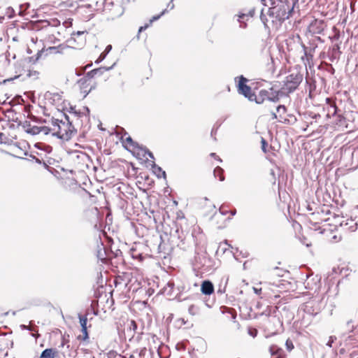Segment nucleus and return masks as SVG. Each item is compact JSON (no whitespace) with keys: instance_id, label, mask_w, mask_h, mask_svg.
I'll use <instances>...</instances> for the list:
<instances>
[{"instance_id":"13d9d810","label":"nucleus","mask_w":358,"mask_h":358,"mask_svg":"<svg viewBox=\"0 0 358 358\" xmlns=\"http://www.w3.org/2000/svg\"><path fill=\"white\" fill-rule=\"evenodd\" d=\"M168 8H169L171 10H172L173 8H174V4L172 3V1H171V2L168 4L167 6Z\"/></svg>"},{"instance_id":"774afa93","label":"nucleus","mask_w":358,"mask_h":358,"mask_svg":"<svg viewBox=\"0 0 358 358\" xmlns=\"http://www.w3.org/2000/svg\"><path fill=\"white\" fill-rule=\"evenodd\" d=\"M353 329H354V327L352 326V328H351V329H350V331H353Z\"/></svg>"},{"instance_id":"69168bd1","label":"nucleus","mask_w":358,"mask_h":358,"mask_svg":"<svg viewBox=\"0 0 358 358\" xmlns=\"http://www.w3.org/2000/svg\"><path fill=\"white\" fill-rule=\"evenodd\" d=\"M217 292L222 294L223 292H224V289H219Z\"/></svg>"},{"instance_id":"09e8293b","label":"nucleus","mask_w":358,"mask_h":358,"mask_svg":"<svg viewBox=\"0 0 358 358\" xmlns=\"http://www.w3.org/2000/svg\"><path fill=\"white\" fill-rule=\"evenodd\" d=\"M347 224H346V218L341 222H339V226L342 227H345L346 229V227H347Z\"/></svg>"},{"instance_id":"20e7f679","label":"nucleus","mask_w":358,"mask_h":358,"mask_svg":"<svg viewBox=\"0 0 358 358\" xmlns=\"http://www.w3.org/2000/svg\"><path fill=\"white\" fill-rule=\"evenodd\" d=\"M302 80L303 74L296 69L292 70L290 71L289 74L286 76L281 89L284 90L286 94L292 93L298 88Z\"/></svg>"},{"instance_id":"4468645a","label":"nucleus","mask_w":358,"mask_h":358,"mask_svg":"<svg viewBox=\"0 0 358 358\" xmlns=\"http://www.w3.org/2000/svg\"><path fill=\"white\" fill-rule=\"evenodd\" d=\"M96 257L103 262H105L108 259L112 258L110 253L107 251L102 243L97 245Z\"/></svg>"},{"instance_id":"f03ea898","label":"nucleus","mask_w":358,"mask_h":358,"mask_svg":"<svg viewBox=\"0 0 358 358\" xmlns=\"http://www.w3.org/2000/svg\"><path fill=\"white\" fill-rule=\"evenodd\" d=\"M64 120H59L57 118H52V127L50 128L51 134L52 136L62 141L70 140L77 132L74 126L72 124V122L70 120L69 117L63 114Z\"/></svg>"},{"instance_id":"bf43d9fd","label":"nucleus","mask_w":358,"mask_h":358,"mask_svg":"<svg viewBox=\"0 0 358 358\" xmlns=\"http://www.w3.org/2000/svg\"><path fill=\"white\" fill-rule=\"evenodd\" d=\"M271 115H272V119L273 120H275V119L278 118V115H277L276 113L272 112L271 113Z\"/></svg>"},{"instance_id":"473e14b6","label":"nucleus","mask_w":358,"mask_h":358,"mask_svg":"<svg viewBox=\"0 0 358 358\" xmlns=\"http://www.w3.org/2000/svg\"><path fill=\"white\" fill-rule=\"evenodd\" d=\"M148 350L146 348H143L139 350H136L134 351V353H136L139 358H143L147 353Z\"/></svg>"},{"instance_id":"423d86ee","label":"nucleus","mask_w":358,"mask_h":358,"mask_svg":"<svg viewBox=\"0 0 358 358\" xmlns=\"http://www.w3.org/2000/svg\"><path fill=\"white\" fill-rule=\"evenodd\" d=\"M237 80L236 87L238 94L243 95L249 101H252V99H255V94L252 92L251 87L247 85L249 80L241 75L235 78V81Z\"/></svg>"},{"instance_id":"338daca9","label":"nucleus","mask_w":358,"mask_h":358,"mask_svg":"<svg viewBox=\"0 0 358 358\" xmlns=\"http://www.w3.org/2000/svg\"><path fill=\"white\" fill-rule=\"evenodd\" d=\"M350 323H351V320H350V321H348V322H347V325H348V326H349V325L350 324Z\"/></svg>"},{"instance_id":"de8ad7c7","label":"nucleus","mask_w":358,"mask_h":358,"mask_svg":"<svg viewBox=\"0 0 358 358\" xmlns=\"http://www.w3.org/2000/svg\"><path fill=\"white\" fill-rule=\"evenodd\" d=\"M112 50V45H108L105 49V50L103 52V53L105 54V55H107L110 51Z\"/></svg>"},{"instance_id":"a878e982","label":"nucleus","mask_w":358,"mask_h":358,"mask_svg":"<svg viewBox=\"0 0 358 358\" xmlns=\"http://www.w3.org/2000/svg\"><path fill=\"white\" fill-rule=\"evenodd\" d=\"M152 168L153 169V172L157 175L158 178H166V172L163 171L162 169L157 166L155 162H153Z\"/></svg>"},{"instance_id":"393cba45","label":"nucleus","mask_w":358,"mask_h":358,"mask_svg":"<svg viewBox=\"0 0 358 358\" xmlns=\"http://www.w3.org/2000/svg\"><path fill=\"white\" fill-rule=\"evenodd\" d=\"M346 229L350 231H355L357 229V222L352 218H346Z\"/></svg>"},{"instance_id":"9b49d317","label":"nucleus","mask_w":358,"mask_h":358,"mask_svg":"<svg viewBox=\"0 0 358 358\" xmlns=\"http://www.w3.org/2000/svg\"><path fill=\"white\" fill-rule=\"evenodd\" d=\"M116 134L117 136H120V139L122 141H125L127 143L129 144L134 149H138L141 145L133 141L131 137L128 135L127 131L122 127L117 129Z\"/></svg>"},{"instance_id":"2f4dec72","label":"nucleus","mask_w":358,"mask_h":358,"mask_svg":"<svg viewBox=\"0 0 358 358\" xmlns=\"http://www.w3.org/2000/svg\"><path fill=\"white\" fill-rule=\"evenodd\" d=\"M76 157L83 161V162H86L89 159V156L86 153L83 152L77 153Z\"/></svg>"},{"instance_id":"4be33fe9","label":"nucleus","mask_w":358,"mask_h":358,"mask_svg":"<svg viewBox=\"0 0 358 358\" xmlns=\"http://www.w3.org/2000/svg\"><path fill=\"white\" fill-rule=\"evenodd\" d=\"M268 98V91L266 90H262L259 92L258 95L255 94V99H252V101H255L257 104L262 103L265 99Z\"/></svg>"},{"instance_id":"79ce46f5","label":"nucleus","mask_w":358,"mask_h":358,"mask_svg":"<svg viewBox=\"0 0 358 358\" xmlns=\"http://www.w3.org/2000/svg\"><path fill=\"white\" fill-rule=\"evenodd\" d=\"M6 140L7 137L6 136V135L3 133L0 132V144L6 143Z\"/></svg>"},{"instance_id":"f8f14e48","label":"nucleus","mask_w":358,"mask_h":358,"mask_svg":"<svg viewBox=\"0 0 358 358\" xmlns=\"http://www.w3.org/2000/svg\"><path fill=\"white\" fill-rule=\"evenodd\" d=\"M90 79L91 78H89L88 77H87V75H86L85 77L80 78L78 81V84L80 90V92H81V94H83V97H86L87 95L94 88L93 87H88L89 85H90L88 82Z\"/></svg>"},{"instance_id":"c9c22d12","label":"nucleus","mask_w":358,"mask_h":358,"mask_svg":"<svg viewBox=\"0 0 358 358\" xmlns=\"http://www.w3.org/2000/svg\"><path fill=\"white\" fill-rule=\"evenodd\" d=\"M48 22L50 24V27H57L60 24V21L57 19H51L48 20Z\"/></svg>"},{"instance_id":"58836bf2","label":"nucleus","mask_w":358,"mask_h":358,"mask_svg":"<svg viewBox=\"0 0 358 358\" xmlns=\"http://www.w3.org/2000/svg\"><path fill=\"white\" fill-rule=\"evenodd\" d=\"M336 340V337L334 336H329V341H327V343H326V345L329 347V348H331L332 347V344Z\"/></svg>"},{"instance_id":"b1692460","label":"nucleus","mask_w":358,"mask_h":358,"mask_svg":"<svg viewBox=\"0 0 358 358\" xmlns=\"http://www.w3.org/2000/svg\"><path fill=\"white\" fill-rule=\"evenodd\" d=\"M286 93L280 89V90L275 92L274 94L272 96L270 95V93L268 92V98L267 99L268 101L276 103L280 100V97L285 95Z\"/></svg>"},{"instance_id":"dca6fc26","label":"nucleus","mask_w":358,"mask_h":358,"mask_svg":"<svg viewBox=\"0 0 358 358\" xmlns=\"http://www.w3.org/2000/svg\"><path fill=\"white\" fill-rule=\"evenodd\" d=\"M115 65V63H114L112 66L109 67L101 66L97 69H94L87 73V77H88L89 78H92L96 76L102 75L104 72L111 70Z\"/></svg>"},{"instance_id":"052dcab7","label":"nucleus","mask_w":358,"mask_h":358,"mask_svg":"<svg viewBox=\"0 0 358 358\" xmlns=\"http://www.w3.org/2000/svg\"><path fill=\"white\" fill-rule=\"evenodd\" d=\"M219 210H220V213H221L222 215H227V213H228V211H227V210H225V211L222 210V208H221L219 209Z\"/></svg>"},{"instance_id":"4c0bfd02","label":"nucleus","mask_w":358,"mask_h":358,"mask_svg":"<svg viewBox=\"0 0 358 358\" xmlns=\"http://www.w3.org/2000/svg\"><path fill=\"white\" fill-rule=\"evenodd\" d=\"M334 219L335 224L336 225H337V224L339 225V222L343 220H344V217L340 216L339 215L334 214Z\"/></svg>"},{"instance_id":"2eb2a0df","label":"nucleus","mask_w":358,"mask_h":358,"mask_svg":"<svg viewBox=\"0 0 358 358\" xmlns=\"http://www.w3.org/2000/svg\"><path fill=\"white\" fill-rule=\"evenodd\" d=\"M43 132L45 135H48L50 134L51 129L50 127L46 126L43 127H38L32 125L31 128H28L27 134H31V135H36L39 134L40 133Z\"/></svg>"},{"instance_id":"864d4df0","label":"nucleus","mask_w":358,"mask_h":358,"mask_svg":"<svg viewBox=\"0 0 358 358\" xmlns=\"http://www.w3.org/2000/svg\"><path fill=\"white\" fill-rule=\"evenodd\" d=\"M70 112L73 113L76 116H80V112L78 113L77 111H76L75 108L73 107H71V111Z\"/></svg>"},{"instance_id":"a18cd8bd","label":"nucleus","mask_w":358,"mask_h":358,"mask_svg":"<svg viewBox=\"0 0 358 358\" xmlns=\"http://www.w3.org/2000/svg\"><path fill=\"white\" fill-rule=\"evenodd\" d=\"M261 143H262V150H263L264 152H266V146H267V145H268V144H267V142H266V141L264 138H262V141H261Z\"/></svg>"},{"instance_id":"0e129e2a","label":"nucleus","mask_w":358,"mask_h":358,"mask_svg":"<svg viewBox=\"0 0 358 358\" xmlns=\"http://www.w3.org/2000/svg\"><path fill=\"white\" fill-rule=\"evenodd\" d=\"M136 354L134 352L133 354H131V355L129 356V358H136Z\"/></svg>"},{"instance_id":"4d7b16f0","label":"nucleus","mask_w":358,"mask_h":358,"mask_svg":"<svg viewBox=\"0 0 358 358\" xmlns=\"http://www.w3.org/2000/svg\"><path fill=\"white\" fill-rule=\"evenodd\" d=\"M210 156H211V157H214V158H215V157H217V158H218V161H219V162H222V159H221L218 156H217L215 153L212 152V153L210 154Z\"/></svg>"},{"instance_id":"cd10ccee","label":"nucleus","mask_w":358,"mask_h":358,"mask_svg":"<svg viewBox=\"0 0 358 358\" xmlns=\"http://www.w3.org/2000/svg\"><path fill=\"white\" fill-rule=\"evenodd\" d=\"M213 173H214L215 177H219V180L220 181H224V176L223 175L224 170L220 166H217L214 169Z\"/></svg>"},{"instance_id":"6e6552de","label":"nucleus","mask_w":358,"mask_h":358,"mask_svg":"<svg viewBox=\"0 0 358 358\" xmlns=\"http://www.w3.org/2000/svg\"><path fill=\"white\" fill-rule=\"evenodd\" d=\"M327 106V117L330 118L331 117L337 116V120L340 124L343 123V120H345V117L342 114H338V109L336 105V103L334 102L330 98H327L326 99Z\"/></svg>"},{"instance_id":"c03bdc74","label":"nucleus","mask_w":358,"mask_h":358,"mask_svg":"<svg viewBox=\"0 0 358 358\" xmlns=\"http://www.w3.org/2000/svg\"><path fill=\"white\" fill-rule=\"evenodd\" d=\"M81 331H82V333H83V340H84V341L87 340L89 338L88 332H87V329H81Z\"/></svg>"},{"instance_id":"39448f33","label":"nucleus","mask_w":358,"mask_h":358,"mask_svg":"<svg viewBox=\"0 0 358 358\" xmlns=\"http://www.w3.org/2000/svg\"><path fill=\"white\" fill-rule=\"evenodd\" d=\"M143 327L138 329L134 320H129L126 324L124 329V337L128 338L129 342H138L141 339Z\"/></svg>"},{"instance_id":"49530a36","label":"nucleus","mask_w":358,"mask_h":358,"mask_svg":"<svg viewBox=\"0 0 358 358\" xmlns=\"http://www.w3.org/2000/svg\"><path fill=\"white\" fill-rule=\"evenodd\" d=\"M150 25L148 24H145L144 26H141L138 29V34L141 33L142 31H145L146 29H148Z\"/></svg>"},{"instance_id":"a19ab883","label":"nucleus","mask_w":358,"mask_h":358,"mask_svg":"<svg viewBox=\"0 0 358 358\" xmlns=\"http://www.w3.org/2000/svg\"><path fill=\"white\" fill-rule=\"evenodd\" d=\"M257 332L258 331L256 329H248V334L253 338H255L257 336Z\"/></svg>"},{"instance_id":"0eeeda50","label":"nucleus","mask_w":358,"mask_h":358,"mask_svg":"<svg viewBox=\"0 0 358 358\" xmlns=\"http://www.w3.org/2000/svg\"><path fill=\"white\" fill-rule=\"evenodd\" d=\"M175 233L180 241L178 246L184 250L189 248L190 241L194 239V233H192L191 235H189L187 232L185 234V231L178 227L176 229Z\"/></svg>"},{"instance_id":"7c9ffc66","label":"nucleus","mask_w":358,"mask_h":358,"mask_svg":"<svg viewBox=\"0 0 358 358\" xmlns=\"http://www.w3.org/2000/svg\"><path fill=\"white\" fill-rule=\"evenodd\" d=\"M276 111L279 114V117L280 118L284 119L285 120H286V118H284L282 117V115H284L287 112V108H286V107L284 105H279L276 108Z\"/></svg>"},{"instance_id":"9d476101","label":"nucleus","mask_w":358,"mask_h":358,"mask_svg":"<svg viewBox=\"0 0 358 358\" xmlns=\"http://www.w3.org/2000/svg\"><path fill=\"white\" fill-rule=\"evenodd\" d=\"M256 13V9L255 7L250 8L249 10H245L243 12H240L237 16V21L240 23V27L242 29H245L247 27V23L245 20H248L249 17H252L255 16Z\"/></svg>"},{"instance_id":"c756f323","label":"nucleus","mask_w":358,"mask_h":358,"mask_svg":"<svg viewBox=\"0 0 358 358\" xmlns=\"http://www.w3.org/2000/svg\"><path fill=\"white\" fill-rule=\"evenodd\" d=\"M78 318H79V320H80V326H81V329H87V315H82L80 314H78Z\"/></svg>"},{"instance_id":"5fc2aeb1","label":"nucleus","mask_w":358,"mask_h":358,"mask_svg":"<svg viewBox=\"0 0 358 358\" xmlns=\"http://www.w3.org/2000/svg\"><path fill=\"white\" fill-rule=\"evenodd\" d=\"M254 292L257 294H259L262 292V288L253 287Z\"/></svg>"},{"instance_id":"1a4fd4ad","label":"nucleus","mask_w":358,"mask_h":358,"mask_svg":"<svg viewBox=\"0 0 358 358\" xmlns=\"http://www.w3.org/2000/svg\"><path fill=\"white\" fill-rule=\"evenodd\" d=\"M29 30L40 32H48L50 28V24L47 20L31 21L27 24Z\"/></svg>"},{"instance_id":"f3484780","label":"nucleus","mask_w":358,"mask_h":358,"mask_svg":"<svg viewBox=\"0 0 358 358\" xmlns=\"http://www.w3.org/2000/svg\"><path fill=\"white\" fill-rule=\"evenodd\" d=\"M302 48L303 49L304 55L301 57V59L305 65L307 64H310V62L312 61L313 57V52L315 51V47L310 48L308 49L305 45H303Z\"/></svg>"},{"instance_id":"c85d7f7f","label":"nucleus","mask_w":358,"mask_h":358,"mask_svg":"<svg viewBox=\"0 0 358 358\" xmlns=\"http://www.w3.org/2000/svg\"><path fill=\"white\" fill-rule=\"evenodd\" d=\"M304 311L309 315H316L318 313V310L315 311L313 310V306L310 303L305 305Z\"/></svg>"},{"instance_id":"5701e85b","label":"nucleus","mask_w":358,"mask_h":358,"mask_svg":"<svg viewBox=\"0 0 358 358\" xmlns=\"http://www.w3.org/2000/svg\"><path fill=\"white\" fill-rule=\"evenodd\" d=\"M174 288V283L168 282L166 285L161 289L159 293L168 296H172Z\"/></svg>"},{"instance_id":"a211bd4d","label":"nucleus","mask_w":358,"mask_h":358,"mask_svg":"<svg viewBox=\"0 0 358 358\" xmlns=\"http://www.w3.org/2000/svg\"><path fill=\"white\" fill-rule=\"evenodd\" d=\"M39 358H59V352L56 348H46L42 351Z\"/></svg>"},{"instance_id":"6e6d98bb","label":"nucleus","mask_w":358,"mask_h":358,"mask_svg":"<svg viewBox=\"0 0 358 358\" xmlns=\"http://www.w3.org/2000/svg\"><path fill=\"white\" fill-rule=\"evenodd\" d=\"M87 66H86L84 69H82V71L80 72H78L77 70L76 71V73L78 76H80L81 74H83L84 73V71L86 70Z\"/></svg>"},{"instance_id":"bb28decb","label":"nucleus","mask_w":358,"mask_h":358,"mask_svg":"<svg viewBox=\"0 0 358 358\" xmlns=\"http://www.w3.org/2000/svg\"><path fill=\"white\" fill-rule=\"evenodd\" d=\"M138 150L141 152V155L143 157H146L148 156L151 159H154V155L152 152H150L146 147L143 145H141Z\"/></svg>"},{"instance_id":"37998d69","label":"nucleus","mask_w":358,"mask_h":358,"mask_svg":"<svg viewBox=\"0 0 358 358\" xmlns=\"http://www.w3.org/2000/svg\"><path fill=\"white\" fill-rule=\"evenodd\" d=\"M106 55H105L104 53L101 52V55H99V58L95 61V63L99 64V63L101 62L106 58Z\"/></svg>"},{"instance_id":"f257e3e1","label":"nucleus","mask_w":358,"mask_h":358,"mask_svg":"<svg viewBox=\"0 0 358 358\" xmlns=\"http://www.w3.org/2000/svg\"><path fill=\"white\" fill-rule=\"evenodd\" d=\"M270 7L262 8L259 18L265 29H278L293 14L299 0H268Z\"/></svg>"},{"instance_id":"412c9836","label":"nucleus","mask_w":358,"mask_h":358,"mask_svg":"<svg viewBox=\"0 0 358 358\" xmlns=\"http://www.w3.org/2000/svg\"><path fill=\"white\" fill-rule=\"evenodd\" d=\"M269 352L271 358H285L283 356L284 351L281 348H279L276 345H272L269 348Z\"/></svg>"},{"instance_id":"3c124183","label":"nucleus","mask_w":358,"mask_h":358,"mask_svg":"<svg viewBox=\"0 0 358 358\" xmlns=\"http://www.w3.org/2000/svg\"><path fill=\"white\" fill-rule=\"evenodd\" d=\"M130 274H125L124 277L127 279V281L124 283L125 287H127L129 285V282H130L129 280Z\"/></svg>"},{"instance_id":"f704fd0d","label":"nucleus","mask_w":358,"mask_h":358,"mask_svg":"<svg viewBox=\"0 0 358 358\" xmlns=\"http://www.w3.org/2000/svg\"><path fill=\"white\" fill-rule=\"evenodd\" d=\"M199 308L194 305H191L188 308V312L192 315H195L196 314H197Z\"/></svg>"},{"instance_id":"e433bc0d","label":"nucleus","mask_w":358,"mask_h":358,"mask_svg":"<svg viewBox=\"0 0 358 358\" xmlns=\"http://www.w3.org/2000/svg\"><path fill=\"white\" fill-rule=\"evenodd\" d=\"M285 346L288 351H291L294 348V345L292 341L287 339L285 342Z\"/></svg>"},{"instance_id":"aec40b11","label":"nucleus","mask_w":358,"mask_h":358,"mask_svg":"<svg viewBox=\"0 0 358 358\" xmlns=\"http://www.w3.org/2000/svg\"><path fill=\"white\" fill-rule=\"evenodd\" d=\"M86 32L85 31H78L77 32H73L72 34H71V38L69 40V42L71 43V44H73L74 43L76 42V37L79 38V41L78 42V45L80 46V47H82L85 45V38H83L82 36L84 35Z\"/></svg>"},{"instance_id":"72a5a7b5","label":"nucleus","mask_w":358,"mask_h":358,"mask_svg":"<svg viewBox=\"0 0 358 358\" xmlns=\"http://www.w3.org/2000/svg\"><path fill=\"white\" fill-rule=\"evenodd\" d=\"M166 12V9H164L160 14L154 15L149 22V24L151 25L152 23L157 20H159L165 13Z\"/></svg>"},{"instance_id":"7ed1b4c3","label":"nucleus","mask_w":358,"mask_h":358,"mask_svg":"<svg viewBox=\"0 0 358 358\" xmlns=\"http://www.w3.org/2000/svg\"><path fill=\"white\" fill-rule=\"evenodd\" d=\"M130 0H105L103 11L108 18L114 20L122 16L124 12V6Z\"/></svg>"},{"instance_id":"ea45409f","label":"nucleus","mask_w":358,"mask_h":358,"mask_svg":"<svg viewBox=\"0 0 358 358\" xmlns=\"http://www.w3.org/2000/svg\"><path fill=\"white\" fill-rule=\"evenodd\" d=\"M31 124L29 122L25 121L22 124V127L24 129V131L27 133L28 128H31Z\"/></svg>"},{"instance_id":"8fccbe9b","label":"nucleus","mask_w":358,"mask_h":358,"mask_svg":"<svg viewBox=\"0 0 358 358\" xmlns=\"http://www.w3.org/2000/svg\"><path fill=\"white\" fill-rule=\"evenodd\" d=\"M109 253H110V255L113 257H117L119 255V254H121V251L120 250H117V251L115 252V253H113L112 251H110Z\"/></svg>"},{"instance_id":"680f3d73","label":"nucleus","mask_w":358,"mask_h":358,"mask_svg":"<svg viewBox=\"0 0 358 358\" xmlns=\"http://www.w3.org/2000/svg\"><path fill=\"white\" fill-rule=\"evenodd\" d=\"M83 110H85L87 114H89V113H90V109H89V108H88V107H86V106H85V107H84V108H83Z\"/></svg>"},{"instance_id":"e2e57ef3","label":"nucleus","mask_w":358,"mask_h":358,"mask_svg":"<svg viewBox=\"0 0 358 358\" xmlns=\"http://www.w3.org/2000/svg\"><path fill=\"white\" fill-rule=\"evenodd\" d=\"M236 210H231V211H230V214H231L232 216L235 215H236Z\"/></svg>"},{"instance_id":"6ab92c4d","label":"nucleus","mask_w":358,"mask_h":358,"mask_svg":"<svg viewBox=\"0 0 358 358\" xmlns=\"http://www.w3.org/2000/svg\"><path fill=\"white\" fill-rule=\"evenodd\" d=\"M201 291L205 295H210L214 292V286L211 281L206 280L202 282Z\"/></svg>"},{"instance_id":"ddd939ff","label":"nucleus","mask_w":358,"mask_h":358,"mask_svg":"<svg viewBox=\"0 0 358 358\" xmlns=\"http://www.w3.org/2000/svg\"><path fill=\"white\" fill-rule=\"evenodd\" d=\"M64 47L62 45H59L58 46H51V47H49L48 48H47L46 50H41L40 51H38L37 52V54L36 55V59L35 61H38V59H40L43 55L46 52L45 54V56H47L48 55V52H49L50 53H62V50H64Z\"/></svg>"},{"instance_id":"603ef678","label":"nucleus","mask_w":358,"mask_h":358,"mask_svg":"<svg viewBox=\"0 0 358 358\" xmlns=\"http://www.w3.org/2000/svg\"><path fill=\"white\" fill-rule=\"evenodd\" d=\"M339 49H340V46H339V45L336 44V45H334L332 50H333V52H339Z\"/></svg>"}]
</instances>
